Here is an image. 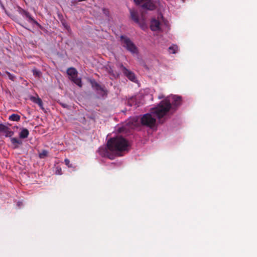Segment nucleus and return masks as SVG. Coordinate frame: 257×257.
Wrapping results in <instances>:
<instances>
[{"instance_id": "obj_1", "label": "nucleus", "mask_w": 257, "mask_h": 257, "mask_svg": "<svg viewBox=\"0 0 257 257\" xmlns=\"http://www.w3.org/2000/svg\"><path fill=\"white\" fill-rule=\"evenodd\" d=\"M129 142L122 137L111 138L107 142L106 147L99 149V154L103 157L113 160L116 156H122L130 150Z\"/></svg>"}, {"instance_id": "obj_2", "label": "nucleus", "mask_w": 257, "mask_h": 257, "mask_svg": "<svg viewBox=\"0 0 257 257\" xmlns=\"http://www.w3.org/2000/svg\"><path fill=\"white\" fill-rule=\"evenodd\" d=\"M171 107L169 100L165 99L161 101L156 107L152 108L151 113H146L141 118V123L143 125L150 127H153L156 123L154 117L160 119L167 114Z\"/></svg>"}, {"instance_id": "obj_3", "label": "nucleus", "mask_w": 257, "mask_h": 257, "mask_svg": "<svg viewBox=\"0 0 257 257\" xmlns=\"http://www.w3.org/2000/svg\"><path fill=\"white\" fill-rule=\"evenodd\" d=\"M119 41L121 46L132 54H137L138 53V48L127 36L121 35Z\"/></svg>"}, {"instance_id": "obj_4", "label": "nucleus", "mask_w": 257, "mask_h": 257, "mask_svg": "<svg viewBox=\"0 0 257 257\" xmlns=\"http://www.w3.org/2000/svg\"><path fill=\"white\" fill-rule=\"evenodd\" d=\"M67 73L69 76V78L72 82L78 86L80 87H82L81 79L77 77L78 72L75 68H69L67 70Z\"/></svg>"}, {"instance_id": "obj_5", "label": "nucleus", "mask_w": 257, "mask_h": 257, "mask_svg": "<svg viewBox=\"0 0 257 257\" xmlns=\"http://www.w3.org/2000/svg\"><path fill=\"white\" fill-rule=\"evenodd\" d=\"M136 5L142 4V8L149 11H153L156 9V6L152 0H134Z\"/></svg>"}, {"instance_id": "obj_6", "label": "nucleus", "mask_w": 257, "mask_h": 257, "mask_svg": "<svg viewBox=\"0 0 257 257\" xmlns=\"http://www.w3.org/2000/svg\"><path fill=\"white\" fill-rule=\"evenodd\" d=\"M19 13L22 16H25L26 18H27L29 23L34 24L40 28L41 27V25L31 16V15L28 12L21 8L20 7H19Z\"/></svg>"}, {"instance_id": "obj_7", "label": "nucleus", "mask_w": 257, "mask_h": 257, "mask_svg": "<svg viewBox=\"0 0 257 257\" xmlns=\"http://www.w3.org/2000/svg\"><path fill=\"white\" fill-rule=\"evenodd\" d=\"M131 19L136 23L140 25L142 29H144L146 26L144 23H141L140 22L138 12L135 10H130Z\"/></svg>"}, {"instance_id": "obj_8", "label": "nucleus", "mask_w": 257, "mask_h": 257, "mask_svg": "<svg viewBox=\"0 0 257 257\" xmlns=\"http://www.w3.org/2000/svg\"><path fill=\"white\" fill-rule=\"evenodd\" d=\"M121 68L123 74L127 77L129 80L134 82L137 81V78L135 76V74L133 72L127 69L122 65L121 66Z\"/></svg>"}, {"instance_id": "obj_9", "label": "nucleus", "mask_w": 257, "mask_h": 257, "mask_svg": "<svg viewBox=\"0 0 257 257\" xmlns=\"http://www.w3.org/2000/svg\"><path fill=\"white\" fill-rule=\"evenodd\" d=\"M150 28L153 31L159 30L160 29V23L155 19H153L151 22Z\"/></svg>"}, {"instance_id": "obj_10", "label": "nucleus", "mask_w": 257, "mask_h": 257, "mask_svg": "<svg viewBox=\"0 0 257 257\" xmlns=\"http://www.w3.org/2000/svg\"><path fill=\"white\" fill-rule=\"evenodd\" d=\"M30 100L33 101V102L37 104L40 107L43 109L44 108L43 107V102H42V99L38 96V95H37V96L35 97V96H31L30 97Z\"/></svg>"}, {"instance_id": "obj_11", "label": "nucleus", "mask_w": 257, "mask_h": 257, "mask_svg": "<svg viewBox=\"0 0 257 257\" xmlns=\"http://www.w3.org/2000/svg\"><path fill=\"white\" fill-rule=\"evenodd\" d=\"M91 84H92V87H94L96 90L101 91L102 92H103L104 94L107 93V91L105 89L104 87L101 86L95 81H92Z\"/></svg>"}, {"instance_id": "obj_12", "label": "nucleus", "mask_w": 257, "mask_h": 257, "mask_svg": "<svg viewBox=\"0 0 257 257\" xmlns=\"http://www.w3.org/2000/svg\"><path fill=\"white\" fill-rule=\"evenodd\" d=\"M172 104L176 106L180 105L181 103V97L178 96L174 95L172 97Z\"/></svg>"}, {"instance_id": "obj_13", "label": "nucleus", "mask_w": 257, "mask_h": 257, "mask_svg": "<svg viewBox=\"0 0 257 257\" xmlns=\"http://www.w3.org/2000/svg\"><path fill=\"white\" fill-rule=\"evenodd\" d=\"M11 142L13 145H14V149H17L19 148V145H21L23 144L22 141L16 138H11Z\"/></svg>"}, {"instance_id": "obj_14", "label": "nucleus", "mask_w": 257, "mask_h": 257, "mask_svg": "<svg viewBox=\"0 0 257 257\" xmlns=\"http://www.w3.org/2000/svg\"><path fill=\"white\" fill-rule=\"evenodd\" d=\"M29 135V132L26 128H22L19 133V137L21 139H26L28 138Z\"/></svg>"}, {"instance_id": "obj_15", "label": "nucleus", "mask_w": 257, "mask_h": 257, "mask_svg": "<svg viewBox=\"0 0 257 257\" xmlns=\"http://www.w3.org/2000/svg\"><path fill=\"white\" fill-rule=\"evenodd\" d=\"M20 116L17 114H12L9 116V119L12 121H18L20 120Z\"/></svg>"}, {"instance_id": "obj_16", "label": "nucleus", "mask_w": 257, "mask_h": 257, "mask_svg": "<svg viewBox=\"0 0 257 257\" xmlns=\"http://www.w3.org/2000/svg\"><path fill=\"white\" fill-rule=\"evenodd\" d=\"M178 50V46L176 45H173L169 48V51L170 53L175 54Z\"/></svg>"}, {"instance_id": "obj_17", "label": "nucleus", "mask_w": 257, "mask_h": 257, "mask_svg": "<svg viewBox=\"0 0 257 257\" xmlns=\"http://www.w3.org/2000/svg\"><path fill=\"white\" fill-rule=\"evenodd\" d=\"M4 132L6 134L5 136L6 137H10L14 135V132L10 130V129L7 126V129L4 131Z\"/></svg>"}, {"instance_id": "obj_18", "label": "nucleus", "mask_w": 257, "mask_h": 257, "mask_svg": "<svg viewBox=\"0 0 257 257\" xmlns=\"http://www.w3.org/2000/svg\"><path fill=\"white\" fill-rule=\"evenodd\" d=\"M48 154V152L47 150H44L39 153V156L41 159H44L47 156Z\"/></svg>"}, {"instance_id": "obj_19", "label": "nucleus", "mask_w": 257, "mask_h": 257, "mask_svg": "<svg viewBox=\"0 0 257 257\" xmlns=\"http://www.w3.org/2000/svg\"><path fill=\"white\" fill-rule=\"evenodd\" d=\"M33 75L35 76V77H40V76H41V72L40 71L37 70V69H34L33 70Z\"/></svg>"}, {"instance_id": "obj_20", "label": "nucleus", "mask_w": 257, "mask_h": 257, "mask_svg": "<svg viewBox=\"0 0 257 257\" xmlns=\"http://www.w3.org/2000/svg\"><path fill=\"white\" fill-rule=\"evenodd\" d=\"M64 162H65V164L66 166H67V167L68 168H74V166L72 164H71L70 163V162L69 161V159H65L64 160Z\"/></svg>"}, {"instance_id": "obj_21", "label": "nucleus", "mask_w": 257, "mask_h": 257, "mask_svg": "<svg viewBox=\"0 0 257 257\" xmlns=\"http://www.w3.org/2000/svg\"><path fill=\"white\" fill-rule=\"evenodd\" d=\"M6 74L7 75V76H8L10 80H11L12 81H14L15 80V75L12 74L11 73H10L8 71H6Z\"/></svg>"}, {"instance_id": "obj_22", "label": "nucleus", "mask_w": 257, "mask_h": 257, "mask_svg": "<svg viewBox=\"0 0 257 257\" xmlns=\"http://www.w3.org/2000/svg\"><path fill=\"white\" fill-rule=\"evenodd\" d=\"M56 174H57V175H62V170L60 167H57L56 168Z\"/></svg>"}, {"instance_id": "obj_23", "label": "nucleus", "mask_w": 257, "mask_h": 257, "mask_svg": "<svg viewBox=\"0 0 257 257\" xmlns=\"http://www.w3.org/2000/svg\"><path fill=\"white\" fill-rule=\"evenodd\" d=\"M6 129H7V126L2 123H0V132H4Z\"/></svg>"}, {"instance_id": "obj_24", "label": "nucleus", "mask_w": 257, "mask_h": 257, "mask_svg": "<svg viewBox=\"0 0 257 257\" xmlns=\"http://www.w3.org/2000/svg\"><path fill=\"white\" fill-rule=\"evenodd\" d=\"M60 104L64 108H67L68 107V105L67 104L61 103Z\"/></svg>"}, {"instance_id": "obj_25", "label": "nucleus", "mask_w": 257, "mask_h": 257, "mask_svg": "<svg viewBox=\"0 0 257 257\" xmlns=\"http://www.w3.org/2000/svg\"><path fill=\"white\" fill-rule=\"evenodd\" d=\"M64 26L66 28V29H68V26L67 25H65L64 23L63 24Z\"/></svg>"}]
</instances>
